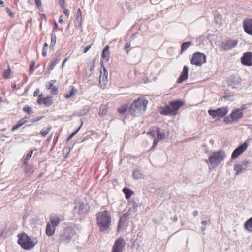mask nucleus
Here are the masks:
<instances>
[{
  "label": "nucleus",
  "instance_id": "f257e3e1",
  "mask_svg": "<svg viewBox=\"0 0 252 252\" xmlns=\"http://www.w3.org/2000/svg\"><path fill=\"white\" fill-rule=\"evenodd\" d=\"M111 222V217L107 210L101 211L97 215V224L101 231L108 230Z\"/></svg>",
  "mask_w": 252,
  "mask_h": 252
},
{
  "label": "nucleus",
  "instance_id": "f03ea898",
  "mask_svg": "<svg viewBox=\"0 0 252 252\" xmlns=\"http://www.w3.org/2000/svg\"><path fill=\"white\" fill-rule=\"evenodd\" d=\"M148 103V100L144 99L138 98L135 100L129 107V113L134 116L138 115L141 112L146 110Z\"/></svg>",
  "mask_w": 252,
  "mask_h": 252
},
{
  "label": "nucleus",
  "instance_id": "7ed1b4c3",
  "mask_svg": "<svg viewBox=\"0 0 252 252\" xmlns=\"http://www.w3.org/2000/svg\"><path fill=\"white\" fill-rule=\"evenodd\" d=\"M18 243L24 250H30L32 249L37 244L36 239H32L25 233H22L18 235Z\"/></svg>",
  "mask_w": 252,
  "mask_h": 252
},
{
  "label": "nucleus",
  "instance_id": "20e7f679",
  "mask_svg": "<svg viewBox=\"0 0 252 252\" xmlns=\"http://www.w3.org/2000/svg\"><path fill=\"white\" fill-rule=\"evenodd\" d=\"M225 157V153L222 150L215 152L210 155L208 158V160H206L205 162L210 163L212 168H215L218 166L223 160Z\"/></svg>",
  "mask_w": 252,
  "mask_h": 252
},
{
  "label": "nucleus",
  "instance_id": "39448f33",
  "mask_svg": "<svg viewBox=\"0 0 252 252\" xmlns=\"http://www.w3.org/2000/svg\"><path fill=\"white\" fill-rule=\"evenodd\" d=\"M206 61V55L204 53L196 52L193 54L190 63L192 65L201 66Z\"/></svg>",
  "mask_w": 252,
  "mask_h": 252
},
{
  "label": "nucleus",
  "instance_id": "423d86ee",
  "mask_svg": "<svg viewBox=\"0 0 252 252\" xmlns=\"http://www.w3.org/2000/svg\"><path fill=\"white\" fill-rule=\"evenodd\" d=\"M228 112L227 107L219 108L215 110L210 109L208 111L209 115L213 118L216 117L222 118L227 114Z\"/></svg>",
  "mask_w": 252,
  "mask_h": 252
},
{
  "label": "nucleus",
  "instance_id": "0eeeda50",
  "mask_svg": "<svg viewBox=\"0 0 252 252\" xmlns=\"http://www.w3.org/2000/svg\"><path fill=\"white\" fill-rule=\"evenodd\" d=\"M237 44V40L226 39L220 44V48L221 50H229L235 47Z\"/></svg>",
  "mask_w": 252,
  "mask_h": 252
},
{
  "label": "nucleus",
  "instance_id": "6e6552de",
  "mask_svg": "<svg viewBox=\"0 0 252 252\" xmlns=\"http://www.w3.org/2000/svg\"><path fill=\"white\" fill-rule=\"evenodd\" d=\"M126 245V241L122 237H119L114 242L112 252H123Z\"/></svg>",
  "mask_w": 252,
  "mask_h": 252
},
{
  "label": "nucleus",
  "instance_id": "1a4fd4ad",
  "mask_svg": "<svg viewBox=\"0 0 252 252\" xmlns=\"http://www.w3.org/2000/svg\"><path fill=\"white\" fill-rule=\"evenodd\" d=\"M241 63L244 66H252V52H246L243 53L241 58Z\"/></svg>",
  "mask_w": 252,
  "mask_h": 252
},
{
  "label": "nucleus",
  "instance_id": "9d476101",
  "mask_svg": "<svg viewBox=\"0 0 252 252\" xmlns=\"http://www.w3.org/2000/svg\"><path fill=\"white\" fill-rule=\"evenodd\" d=\"M64 230L68 236H71V239L72 240L80 233V228L79 226L74 224L67 227Z\"/></svg>",
  "mask_w": 252,
  "mask_h": 252
},
{
  "label": "nucleus",
  "instance_id": "9b49d317",
  "mask_svg": "<svg viewBox=\"0 0 252 252\" xmlns=\"http://www.w3.org/2000/svg\"><path fill=\"white\" fill-rule=\"evenodd\" d=\"M248 146V143L244 142L243 144L239 146L236 148L231 155V158L234 159L236 158L239 155L242 154L247 148Z\"/></svg>",
  "mask_w": 252,
  "mask_h": 252
},
{
  "label": "nucleus",
  "instance_id": "f8f14e48",
  "mask_svg": "<svg viewBox=\"0 0 252 252\" xmlns=\"http://www.w3.org/2000/svg\"><path fill=\"white\" fill-rule=\"evenodd\" d=\"M243 25L245 32L252 36V19H245L243 21Z\"/></svg>",
  "mask_w": 252,
  "mask_h": 252
},
{
  "label": "nucleus",
  "instance_id": "ddd939ff",
  "mask_svg": "<svg viewBox=\"0 0 252 252\" xmlns=\"http://www.w3.org/2000/svg\"><path fill=\"white\" fill-rule=\"evenodd\" d=\"M184 102L180 99L171 101L169 103V105L170 106L175 115L177 114L178 110L184 105Z\"/></svg>",
  "mask_w": 252,
  "mask_h": 252
},
{
  "label": "nucleus",
  "instance_id": "4468645a",
  "mask_svg": "<svg viewBox=\"0 0 252 252\" xmlns=\"http://www.w3.org/2000/svg\"><path fill=\"white\" fill-rule=\"evenodd\" d=\"M244 116V113L239 109H235L230 113V116L234 123L238 122Z\"/></svg>",
  "mask_w": 252,
  "mask_h": 252
},
{
  "label": "nucleus",
  "instance_id": "2eb2a0df",
  "mask_svg": "<svg viewBox=\"0 0 252 252\" xmlns=\"http://www.w3.org/2000/svg\"><path fill=\"white\" fill-rule=\"evenodd\" d=\"M128 205L129 206V212L134 214L137 211L138 207L139 206V202L138 199H132L129 201Z\"/></svg>",
  "mask_w": 252,
  "mask_h": 252
},
{
  "label": "nucleus",
  "instance_id": "dca6fc26",
  "mask_svg": "<svg viewBox=\"0 0 252 252\" xmlns=\"http://www.w3.org/2000/svg\"><path fill=\"white\" fill-rule=\"evenodd\" d=\"M188 72H189V68L187 66H184L183 71L181 72L180 76L178 79L177 82L178 83H181L186 79H188Z\"/></svg>",
  "mask_w": 252,
  "mask_h": 252
},
{
  "label": "nucleus",
  "instance_id": "f3484780",
  "mask_svg": "<svg viewBox=\"0 0 252 252\" xmlns=\"http://www.w3.org/2000/svg\"><path fill=\"white\" fill-rule=\"evenodd\" d=\"M240 83L241 79L239 77H231L229 81V85L232 88L237 89L240 87Z\"/></svg>",
  "mask_w": 252,
  "mask_h": 252
},
{
  "label": "nucleus",
  "instance_id": "a211bd4d",
  "mask_svg": "<svg viewBox=\"0 0 252 252\" xmlns=\"http://www.w3.org/2000/svg\"><path fill=\"white\" fill-rule=\"evenodd\" d=\"M89 208V206L88 203L79 202L78 213L79 214H85L88 212Z\"/></svg>",
  "mask_w": 252,
  "mask_h": 252
},
{
  "label": "nucleus",
  "instance_id": "6ab92c4d",
  "mask_svg": "<svg viewBox=\"0 0 252 252\" xmlns=\"http://www.w3.org/2000/svg\"><path fill=\"white\" fill-rule=\"evenodd\" d=\"M71 240V236H68L64 230H63V233L60 235L59 241L60 243L66 244L69 243Z\"/></svg>",
  "mask_w": 252,
  "mask_h": 252
},
{
  "label": "nucleus",
  "instance_id": "aec40b11",
  "mask_svg": "<svg viewBox=\"0 0 252 252\" xmlns=\"http://www.w3.org/2000/svg\"><path fill=\"white\" fill-rule=\"evenodd\" d=\"M61 221L60 218L57 215H53L50 217V223L53 227L58 226Z\"/></svg>",
  "mask_w": 252,
  "mask_h": 252
},
{
  "label": "nucleus",
  "instance_id": "412c9836",
  "mask_svg": "<svg viewBox=\"0 0 252 252\" xmlns=\"http://www.w3.org/2000/svg\"><path fill=\"white\" fill-rule=\"evenodd\" d=\"M160 114L163 115H175L170 106H165L161 108Z\"/></svg>",
  "mask_w": 252,
  "mask_h": 252
},
{
  "label": "nucleus",
  "instance_id": "4be33fe9",
  "mask_svg": "<svg viewBox=\"0 0 252 252\" xmlns=\"http://www.w3.org/2000/svg\"><path fill=\"white\" fill-rule=\"evenodd\" d=\"M55 228L50 223H48L46 225V233L49 237L53 236L55 233Z\"/></svg>",
  "mask_w": 252,
  "mask_h": 252
},
{
  "label": "nucleus",
  "instance_id": "5701e85b",
  "mask_svg": "<svg viewBox=\"0 0 252 252\" xmlns=\"http://www.w3.org/2000/svg\"><path fill=\"white\" fill-rule=\"evenodd\" d=\"M244 228L248 232H252V217L245 222Z\"/></svg>",
  "mask_w": 252,
  "mask_h": 252
},
{
  "label": "nucleus",
  "instance_id": "b1692460",
  "mask_svg": "<svg viewBox=\"0 0 252 252\" xmlns=\"http://www.w3.org/2000/svg\"><path fill=\"white\" fill-rule=\"evenodd\" d=\"M110 53L109 52V46H106L102 51V58L106 60H108L109 58Z\"/></svg>",
  "mask_w": 252,
  "mask_h": 252
},
{
  "label": "nucleus",
  "instance_id": "393cba45",
  "mask_svg": "<svg viewBox=\"0 0 252 252\" xmlns=\"http://www.w3.org/2000/svg\"><path fill=\"white\" fill-rule=\"evenodd\" d=\"M43 104L46 107H49L53 104L52 97L47 96L43 98Z\"/></svg>",
  "mask_w": 252,
  "mask_h": 252
},
{
  "label": "nucleus",
  "instance_id": "a878e982",
  "mask_svg": "<svg viewBox=\"0 0 252 252\" xmlns=\"http://www.w3.org/2000/svg\"><path fill=\"white\" fill-rule=\"evenodd\" d=\"M143 176V175L141 170L136 169L133 171V177L134 179L136 180L142 179Z\"/></svg>",
  "mask_w": 252,
  "mask_h": 252
},
{
  "label": "nucleus",
  "instance_id": "bb28decb",
  "mask_svg": "<svg viewBox=\"0 0 252 252\" xmlns=\"http://www.w3.org/2000/svg\"><path fill=\"white\" fill-rule=\"evenodd\" d=\"M77 90L75 88L72 86H70V90L69 91L68 94H66L65 95V97L66 98H69L74 96L75 94L77 93Z\"/></svg>",
  "mask_w": 252,
  "mask_h": 252
},
{
  "label": "nucleus",
  "instance_id": "cd10ccee",
  "mask_svg": "<svg viewBox=\"0 0 252 252\" xmlns=\"http://www.w3.org/2000/svg\"><path fill=\"white\" fill-rule=\"evenodd\" d=\"M245 169V167H244L241 164H236L234 167V170L236 171L237 175L239 174V173Z\"/></svg>",
  "mask_w": 252,
  "mask_h": 252
},
{
  "label": "nucleus",
  "instance_id": "c85d7f7f",
  "mask_svg": "<svg viewBox=\"0 0 252 252\" xmlns=\"http://www.w3.org/2000/svg\"><path fill=\"white\" fill-rule=\"evenodd\" d=\"M124 193H125L126 198V199H129L132 194H133V191L127 188H124L123 189Z\"/></svg>",
  "mask_w": 252,
  "mask_h": 252
},
{
  "label": "nucleus",
  "instance_id": "c756f323",
  "mask_svg": "<svg viewBox=\"0 0 252 252\" xmlns=\"http://www.w3.org/2000/svg\"><path fill=\"white\" fill-rule=\"evenodd\" d=\"M156 133L157 135V138L160 140L164 139L165 137V134L164 132H161L160 128L158 127H156Z\"/></svg>",
  "mask_w": 252,
  "mask_h": 252
},
{
  "label": "nucleus",
  "instance_id": "7c9ffc66",
  "mask_svg": "<svg viewBox=\"0 0 252 252\" xmlns=\"http://www.w3.org/2000/svg\"><path fill=\"white\" fill-rule=\"evenodd\" d=\"M82 18L79 17L78 16H76V19L75 21V27L78 29H82Z\"/></svg>",
  "mask_w": 252,
  "mask_h": 252
},
{
  "label": "nucleus",
  "instance_id": "2f4dec72",
  "mask_svg": "<svg viewBox=\"0 0 252 252\" xmlns=\"http://www.w3.org/2000/svg\"><path fill=\"white\" fill-rule=\"evenodd\" d=\"M52 128V127L51 126H48L47 128L46 129H43L40 131V134L43 137H45L49 133Z\"/></svg>",
  "mask_w": 252,
  "mask_h": 252
},
{
  "label": "nucleus",
  "instance_id": "473e14b6",
  "mask_svg": "<svg viewBox=\"0 0 252 252\" xmlns=\"http://www.w3.org/2000/svg\"><path fill=\"white\" fill-rule=\"evenodd\" d=\"M132 214H133L132 213H130L128 211L127 212L124 214L123 215V217H120V220L119 221L118 224V229L120 228L121 226V221H122L123 218H124L125 219H126L129 215H132Z\"/></svg>",
  "mask_w": 252,
  "mask_h": 252
},
{
  "label": "nucleus",
  "instance_id": "72a5a7b5",
  "mask_svg": "<svg viewBox=\"0 0 252 252\" xmlns=\"http://www.w3.org/2000/svg\"><path fill=\"white\" fill-rule=\"evenodd\" d=\"M191 45V42L190 41L185 42L182 44L181 45V50L182 51H184L187 50L190 45Z\"/></svg>",
  "mask_w": 252,
  "mask_h": 252
},
{
  "label": "nucleus",
  "instance_id": "f704fd0d",
  "mask_svg": "<svg viewBox=\"0 0 252 252\" xmlns=\"http://www.w3.org/2000/svg\"><path fill=\"white\" fill-rule=\"evenodd\" d=\"M59 62V61H58V58H55L54 60H53L51 63V64L50 65H49V69L50 70H52L54 69V67L56 66V65Z\"/></svg>",
  "mask_w": 252,
  "mask_h": 252
},
{
  "label": "nucleus",
  "instance_id": "c9c22d12",
  "mask_svg": "<svg viewBox=\"0 0 252 252\" xmlns=\"http://www.w3.org/2000/svg\"><path fill=\"white\" fill-rule=\"evenodd\" d=\"M51 42L50 45V48L54 47L56 43L57 37L55 34H51Z\"/></svg>",
  "mask_w": 252,
  "mask_h": 252
},
{
  "label": "nucleus",
  "instance_id": "e433bc0d",
  "mask_svg": "<svg viewBox=\"0 0 252 252\" xmlns=\"http://www.w3.org/2000/svg\"><path fill=\"white\" fill-rule=\"evenodd\" d=\"M107 109L105 106H101L100 107L99 114V115L104 116L107 113Z\"/></svg>",
  "mask_w": 252,
  "mask_h": 252
},
{
  "label": "nucleus",
  "instance_id": "4c0bfd02",
  "mask_svg": "<svg viewBox=\"0 0 252 252\" xmlns=\"http://www.w3.org/2000/svg\"><path fill=\"white\" fill-rule=\"evenodd\" d=\"M23 111L28 113V114H32L33 113L32 108L28 105L24 107L23 108Z\"/></svg>",
  "mask_w": 252,
  "mask_h": 252
},
{
  "label": "nucleus",
  "instance_id": "58836bf2",
  "mask_svg": "<svg viewBox=\"0 0 252 252\" xmlns=\"http://www.w3.org/2000/svg\"><path fill=\"white\" fill-rule=\"evenodd\" d=\"M127 105H123L121 107L119 108L118 110V112L120 114H124L127 111Z\"/></svg>",
  "mask_w": 252,
  "mask_h": 252
},
{
  "label": "nucleus",
  "instance_id": "ea45409f",
  "mask_svg": "<svg viewBox=\"0 0 252 252\" xmlns=\"http://www.w3.org/2000/svg\"><path fill=\"white\" fill-rule=\"evenodd\" d=\"M11 74V70L10 68L8 67V68L5 70L3 74V77L5 79H8L10 77Z\"/></svg>",
  "mask_w": 252,
  "mask_h": 252
},
{
  "label": "nucleus",
  "instance_id": "a19ab883",
  "mask_svg": "<svg viewBox=\"0 0 252 252\" xmlns=\"http://www.w3.org/2000/svg\"><path fill=\"white\" fill-rule=\"evenodd\" d=\"M224 122H225L226 124H232L234 123V122L232 120V119L231 118L230 116V114L227 117H225L223 120Z\"/></svg>",
  "mask_w": 252,
  "mask_h": 252
},
{
  "label": "nucleus",
  "instance_id": "79ce46f5",
  "mask_svg": "<svg viewBox=\"0 0 252 252\" xmlns=\"http://www.w3.org/2000/svg\"><path fill=\"white\" fill-rule=\"evenodd\" d=\"M50 93L52 94H56L58 93V88L56 86L53 85V86L50 89Z\"/></svg>",
  "mask_w": 252,
  "mask_h": 252
},
{
  "label": "nucleus",
  "instance_id": "37998d69",
  "mask_svg": "<svg viewBox=\"0 0 252 252\" xmlns=\"http://www.w3.org/2000/svg\"><path fill=\"white\" fill-rule=\"evenodd\" d=\"M35 64V62L34 61H32L30 64V70L29 72L30 74L32 73L33 68Z\"/></svg>",
  "mask_w": 252,
  "mask_h": 252
},
{
  "label": "nucleus",
  "instance_id": "c03bdc74",
  "mask_svg": "<svg viewBox=\"0 0 252 252\" xmlns=\"http://www.w3.org/2000/svg\"><path fill=\"white\" fill-rule=\"evenodd\" d=\"M81 126V125L79 127V128L74 132H73L72 134H71L67 138V141H69L71 140L72 137L78 132V131L79 130L80 127Z\"/></svg>",
  "mask_w": 252,
  "mask_h": 252
},
{
  "label": "nucleus",
  "instance_id": "a18cd8bd",
  "mask_svg": "<svg viewBox=\"0 0 252 252\" xmlns=\"http://www.w3.org/2000/svg\"><path fill=\"white\" fill-rule=\"evenodd\" d=\"M27 121V117H24L21 119L18 122V124L20 125V126H22Z\"/></svg>",
  "mask_w": 252,
  "mask_h": 252
},
{
  "label": "nucleus",
  "instance_id": "49530a36",
  "mask_svg": "<svg viewBox=\"0 0 252 252\" xmlns=\"http://www.w3.org/2000/svg\"><path fill=\"white\" fill-rule=\"evenodd\" d=\"M56 82L55 80H51L50 82L48 83V84L46 85V88L48 90H50L51 88L53 86V84Z\"/></svg>",
  "mask_w": 252,
  "mask_h": 252
},
{
  "label": "nucleus",
  "instance_id": "de8ad7c7",
  "mask_svg": "<svg viewBox=\"0 0 252 252\" xmlns=\"http://www.w3.org/2000/svg\"><path fill=\"white\" fill-rule=\"evenodd\" d=\"M159 140H160V139H158V138H155L154 140V142H153V146H152L151 148V150L152 149H153L155 148V147L158 145V143Z\"/></svg>",
  "mask_w": 252,
  "mask_h": 252
},
{
  "label": "nucleus",
  "instance_id": "09e8293b",
  "mask_svg": "<svg viewBox=\"0 0 252 252\" xmlns=\"http://www.w3.org/2000/svg\"><path fill=\"white\" fill-rule=\"evenodd\" d=\"M156 133V130H155L154 129H152V130H150V131H149L147 133V134L153 137H154L155 136Z\"/></svg>",
  "mask_w": 252,
  "mask_h": 252
},
{
  "label": "nucleus",
  "instance_id": "8fccbe9b",
  "mask_svg": "<svg viewBox=\"0 0 252 252\" xmlns=\"http://www.w3.org/2000/svg\"><path fill=\"white\" fill-rule=\"evenodd\" d=\"M33 153L32 150H30L29 153L27 155L26 157L25 158V160H29L31 157L32 156V154Z\"/></svg>",
  "mask_w": 252,
  "mask_h": 252
},
{
  "label": "nucleus",
  "instance_id": "3c124183",
  "mask_svg": "<svg viewBox=\"0 0 252 252\" xmlns=\"http://www.w3.org/2000/svg\"><path fill=\"white\" fill-rule=\"evenodd\" d=\"M35 2L37 5V8L38 9H40L42 6L41 2L40 0H35Z\"/></svg>",
  "mask_w": 252,
  "mask_h": 252
},
{
  "label": "nucleus",
  "instance_id": "603ef678",
  "mask_svg": "<svg viewBox=\"0 0 252 252\" xmlns=\"http://www.w3.org/2000/svg\"><path fill=\"white\" fill-rule=\"evenodd\" d=\"M130 46V44L128 42H127L126 43H125V49L127 51V53L129 51Z\"/></svg>",
  "mask_w": 252,
  "mask_h": 252
},
{
  "label": "nucleus",
  "instance_id": "864d4df0",
  "mask_svg": "<svg viewBox=\"0 0 252 252\" xmlns=\"http://www.w3.org/2000/svg\"><path fill=\"white\" fill-rule=\"evenodd\" d=\"M65 3V0H59V4L62 8H63L64 7Z\"/></svg>",
  "mask_w": 252,
  "mask_h": 252
},
{
  "label": "nucleus",
  "instance_id": "5fc2aeb1",
  "mask_svg": "<svg viewBox=\"0 0 252 252\" xmlns=\"http://www.w3.org/2000/svg\"><path fill=\"white\" fill-rule=\"evenodd\" d=\"M20 127H21V126H20V125H18V123H17V124H16V125H15L12 127V129H11V130H12V131H15V130H17V129H18L19 128H20Z\"/></svg>",
  "mask_w": 252,
  "mask_h": 252
},
{
  "label": "nucleus",
  "instance_id": "6e6d98bb",
  "mask_svg": "<svg viewBox=\"0 0 252 252\" xmlns=\"http://www.w3.org/2000/svg\"><path fill=\"white\" fill-rule=\"evenodd\" d=\"M6 11L9 15V16L10 17H14V14L12 12H11L10 9L9 8L7 7L6 8Z\"/></svg>",
  "mask_w": 252,
  "mask_h": 252
},
{
  "label": "nucleus",
  "instance_id": "4d7b16f0",
  "mask_svg": "<svg viewBox=\"0 0 252 252\" xmlns=\"http://www.w3.org/2000/svg\"><path fill=\"white\" fill-rule=\"evenodd\" d=\"M42 118H43L42 116H40V117L38 116V117H36L35 118L32 119L31 121L32 122H36L37 121L41 120Z\"/></svg>",
  "mask_w": 252,
  "mask_h": 252
},
{
  "label": "nucleus",
  "instance_id": "13d9d810",
  "mask_svg": "<svg viewBox=\"0 0 252 252\" xmlns=\"http://www.w3.org/2000/svg\"><path fill=\"white\" fill-rule=\"evenodd\" d=\"M41 94L39 95V98L37 100V103L38 104L41 105L43 104V98L41 97Z\"/></svg>",
  "mask_w": 252,
  "mask_h": 252
},
{
  "label": "nucleus",
  "instance_id": "bf43d9fd",
  "mask_svg": "<svg viewBox=\"0 0 252 252\" xmlns=\"http://www.w3.org/2000/svg\"><path fill=\"white\" fill-rule=\"evenodd\" d=\"M237 109H239L241 112H243V111L247 109L246 105H243L241 106V107L240 108H237Z\"/></svg>",
  "mask_w": 252,
  "mask_h": 252
},
{
  "label": "nucleus",
  "instance_id": "052dcab7",
  "mask_svg": "<svg viewBox=\"0 0 252 252\" xmlns=\"http://www.w3.org/2000/svg\"><path fill=\"white\" fill-rule=\"evenodd\" d=\"M47 50H48V49H45V48L42 49V55L43 57L46 56Z\"/></svg>",
  "mask_w": 252,
  "mask_h": 252
},
{
  "label": "nucleus",
  "instance_id": "680f3d73",
  "mask_svg": "<svg viewBox=\"0 0 252 252\" xmlns=\"http://www.w3.org/2000/svg\"><path fill=\"white\" fill-rule=\"evenodd\" d=\"M91 45L86 46L84 49V51H83L84 53H87L89 50V49L91 48Z\"/></svg>",
  "mask_w": 252,
  "mask_h": 252
},
{
  "label": "nucleus",
  "instance_id": "e2e57ef3",
  "mask_svg": "<svg viewBox=\"0 0 252 252\" xmlns=\"http://www.w3.org/2000/svg\"><path fill=\"white\" fill-rule=\"evenodd\" d=\"M39 93H40V90H39V89H37L35 91V92H34V93H33V96H34V97H35V96H37V95H38V94H39Z\"/></svg>",
  "mask_w": 252,
  "mask_h": 252
},
{
  "label": "nucleus",
  "instance_id": "0e129e2a",
  "mask_svg": "<svg viewBox=\"0 0 252 252\" xmlns=\"http://www.w3.org/2000/svg\"><path fill=\"white\" fill-rule=\"evenodd\" d=\"M76 16H78L79 17H82L81 12L80 8H78L77 9Z\"/></svg>",
  "mask_w": 252,
  "mask_h": 252
},
{
  "label": "nucleus",
  "instance_id": "69168bd1",
  "mask_svg": "<svg viewBox=\"0 0 252 252\" xmlns=\"http://www.w3.org/2000/svg\"><path fill=\"white\" fill-rule=\"evenodd\" d=\"M248 163L249 162L248 161H244L241 164L243 165L244 167H245V169H246Z\"/></svg>",
  "mask_w": 252,
  "mask_h": 252
},
{
  "label": "nucleus",
  "instance_id": "338daca9",
  "mask_svg": "<svg viewBox=\"0 0 252 252\" xmlns=\"http://www.w3.org/2000/svg\"><path fill=\"white\" fill-rule=\"evenodd\" d=\"M126 8L128 9L129 11L131 10V8L130 4L128 3H126L125 4Z\"/></svg>",
  "mask_w": 252,
  "mask_h": 252
},
{
  "label": "nucleus",
  "instance_id": "774afa93",
  "mask_svg": "<svg viewBox=\"0 0 252 252\" xmlns=\"http://www.w3.org/2000/svg\"><path fill=\"white\" fill-rule=\"evenodd\" d=\"M208 222H210V220H209V221H207V220H202V221H201V224H202V225L205 226V225H207V224H208Z\"/></svg>",
  "mask_w": 252,
  "mask_h": 252
}]
</instances>
